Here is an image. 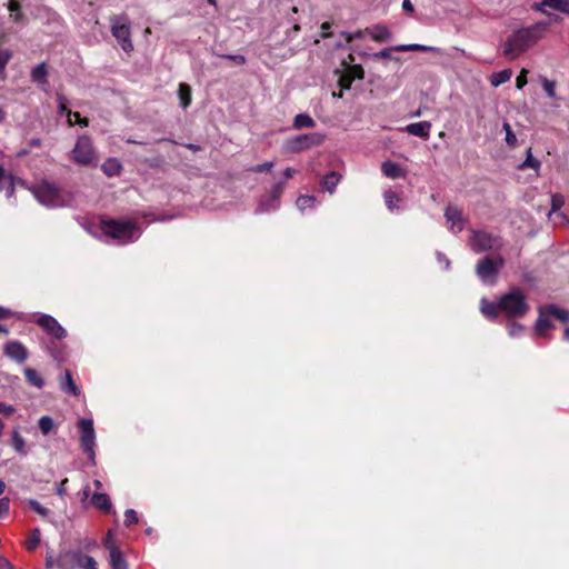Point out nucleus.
<instances>
[{
    "mask_svg": "<svg viewBox=\"0 0 569 569\" xmlns=\"http://www.w3.org/2000/svg\"><path fill=\"white\" fill-rule=\"evenodd\" d=\"M103 545H104V547L109 550V552H111V549H112V548H118V547L114 545V542H113V535H112V532H111V531H109V532L107 533V537H106V539H104V541H103Z\"/></svg>",
    "mask_w": 569,
    "mask_h": 569,
    "instance_id": "60",
    "label": "nucleus"
},
{
    "mask_svg": "<svg viewBox=\"0 0 569 569\" xmlns=\"http://www.w3.org/2000/svg\"><path fill=\"white\" fill-rule=\"evenodd\" d=\"M24 377L27 379V381L37 387V388H42L43 385H44V381L43 379L39 376V373L32 369V368H27L24 369Z\"/></svg>",
    "mask_w": 569,
    "mask_h": 569,
    "instance_id": "34",
    "label": "nucleus"
},
{
    "mask_svg": "<svg viewBox=\"0 0 569 569\" xmlns=\"http://www.w3.org/2000/svg\"><path fill=\"white\" fill-rule=\"evenodd\" d=\"M16 412V408L12 405L0 402V431L4 428L3 418H9Z\"/></svg>",
    "mask_w": 569,
    "mask_h": 569,
    "instance_id": "38",
    "label": "nucleus"
},
{
    "mask_svg": "<svg viewBox=\"0 0 569 569\" xmlns=\"http://www.w3.org/2000/svg\"><path fill=\"white\" fill-rule=\"evenodd\" d=\"M57 101H58L59 112L66 113L68 116V111H70L68 109V99L62 94H58Z\"/></svg>",
    "mask_w": 569,
    "mask_h": 569,
    "instance_id": "53",
    "label": "nucleus"
},
{
    "mask_svg": "<svg viewBox=\"0 0 569 569\" xmlns=\"http://www.w3.org/2000/svg\"><path fill=\"white\" fill-rule=\"evenodd\" d=\"M547 9H548V7H547V4H543V0L532 4V10L533 11L541 12L543 14L549 16L550 13H549V11Z\"/></svg>",
    "mask_w": 569,
    "mask_h": 569,
    "instance_id": "58",
    "label": "nucleus"
},
{
    "mask_svg": "<svg viewBox=\"0 0 569 569\" xmlns=\"http://www.w3.org/2000/svg\"><path fill=\"white\" fill-rule=\"evenodd\" d=\"M54 566H57V567L59 568V566H58V559H57V560H54L53 556H52L51 553H48V555H47V557H46V567H47L48 569H51V568H53Z\"/></svg>",
    "mask_w": 569,
    "mask_h": 569,
    "instance_id": "61",
    "label": "nucleus"
},
{
    "mask_svg": "<svg viewBox=\"0 0 569 569\" xmlns=\"http://www.w3.org/2000/svg\"><path fill=\"white\" fill-rule=\"evenodd\" d=\"M69 158L74 164L80 167H96L99 161L93 141L88 134H81L77 138Z\"/></svg>",
    "mask_w": 569,
    "mask_h": 569,
    "instance_id": "5",
    "label": "nucleus"
},
{
    "mask_svg": "<svg viewBox=\"0 0 569 569\" xmlns=\"http://www.w3.org/2000/svg\"><path fill=\"white\" fill-rule=\"evenodd\" d=\"M393 49L396 51H401V52H405V51H436L437 48L435 47H429V46H423V44H418V43H411V44H399V46H396L393 47Z\"/></svg>",
    "mask_w": 569,
    "mask_h": 569,
    "instance_id": "33",
    "label": "nucleus"
},
{
    "mask_svg": "<svg viewBox=\"0 0 569 569\" xmlns=\"http://www.w3.org/2000/svg\"><path fill=\"white\" fill-rule=\"evenodd\" d=\"M341 176L335 171L328 173L323 177L321 184L322 187L330 193H333L336 190V187L340 182Z\"/></svg>",
    "mask_w": 569,
    "mask_h": 569,
    "instance_id": "27",
    "label": "nucleus"
},
{
    "mask_svg": "<svg viewBox=\"0 0 569 569\" xmlns=\"http://www.w3.org/2000/svg\"><path fill=\"white\" fill-rule=\"evenodd\" d=\"M33 316V321L48 335L58 340L64 339L67 337V330L52 316L47 313H34Z\"/></svg>",
    "mask_w": 569,
    "mask_h": 569,
    "instance_id": "12",
    "label": "nucleus"
},
{
    "mask_svg": "<svg viewBox=\"0 0 569 569\" xmlns=\"http://www.w3.org/2000/svg\"><path fill=\"white\" fill-rule=\"evenodd\" d=\"M48 70L46 63L37 64L31 71V78L34 82L40 84L47 83Z\"/></svg>",
    "mask_w": 569,
    "mask_h": 569,
    "instance_id": "29",
    "label": "nucleus"
},
{
    "mask_svg": "<svg viewBox=\"0 0 569 569\" xmlns=\"http://www.w3.org/2000/svg\"><path fill=\"white\" fill-rule=\"evenodd\" d=\"M505 266V259L502 256H496L491 258L489 256L479 260L476 266V274L486 284H493L497 280L499 270Z\"/></svg>",
    "mask_w": 569,
    "mask_h": 569,
    "instance_id": "8",
    "label": "nucleus"
},
{
    "mask_svg": "<svg viewBox=\"0 0 569 569\" xmlns=\"http://www.w3.org/2000/svg\"><path fill=\"white\" fill-rule=\"evenodd\" d=\"M402 9L409 13L413 12V4L410 0H403L402 1Z\"/></svg>",
    "mask_w": 569,
    "mask_h": 569,
    "instance_id": "63",
    "label": "nucleus"
},
{
    "mask_svg": "<svg viewBox=\"0 0 569 569\" xmlns=\"http://www.w3.org/2000/svg\"><path fill=\"white\" fill-rule=\"evenodd\" d=\"M12 446L18 453L27 455L26 441L17 430L12 432Z\"/></svg>",
    "mask_w": 569,
    "mask_h": 569,
    "instance_id": "35",
    "label": "nucleus"
},
{
    "mask_svg": "<svg viewBox=\"0 0 569 569\" xmlns=\"http://www.w3.org/2000/svg\"><path fill=\"white\" fill-rule=\"evenodd\" d=\"M222 58L231 60L237 64H243L246 62V58L241 54H224Z\"/></svg>",
    "mask_w": 569,
    "mask_h": 569,
    "instance_id": "59",
    "label": "nucleus"
},
{
    "mask_svg": "<svg viewBox=\"0 0 569 569\" xmlns=\"http://www.w3.org/2000/svg\"><path fill=\"white\" fill-rule=\"evenodd\" d=\"M541 82L546 94L553 99L556 97V82L547 78H542Z\"/></svg>",
    "mask_w": 569,
    "mask_h": 569,
    "instance_id": "46",
    "label": "nucleus"
},
{
    "mask_svg": "<svg viewBox=\"0 0 569 569\" xmlns=\"http://www.w3.org/2000/svg\"><path fill=\"white\" fill-rule=\"evenodd\" d=\"M91 503L94 508L104 512H110L112 509L111 500L107 493H93L91 497Z\"/></svg>",
    "mask_w": 569,
    "mask_h": 569,
    "instance_id": "20",
    "label": "nucleus"
},
{
    "mask_svg": "<svg viewBox=\"0 0 569 569\" xmlns=\"http://www.w3.org/2000/svg\"><path fill=\"white\" fill-rule=\"evenodd\" d=\"M110 31L117 39L121 49L130 53L133 51V43L131 40V24L127 14H113L109 19Z\"/></svg>",
    "mask_w": 569,
    "mask_h": 569,
    "instance_id": "6",
    "label": "nucleus"
},
{
    "mask_svg": "<svg viewBox=\"0 0 569 569\" xmlns=\"http://www.w3.org/2000/svg\"><path fill=\"white\" fill-rule=\"evenodd\" d=\"M41 532L38 528L31 530L28 540L26 541V548L28 550H34L40 543Z\"/></svg>",
    "mask_w": 569,
    "mask_h": 569,
    "instance_id": "37",
    "label": "nucleus"
},
{
    "mask_svg": "<svg viewBox=\"0 0 569 569\" xmlns=\"http://www.w3.org/2000/svg\"><path fill=\"white\" fill-rule=\"evenodd\" d=\"M547 310L549 311L550 316L559 319L562 322L569 321V312L557 308L555 305H548Z\"/></svg>",
    "mask_w": 569,
    "mask_h": 569,
    "instance_id": "39",
    "label": "nucleus"
},
{
    "mask_svg": "<svg viewBox=\"0 0 569 569\" xmlns=\"http://www.w3.org/2000/svg\"><path fill=\"white\" fill-rule=\"evenodd\" d=\"M60 388L67 395H71V396L80 395V389L74 383L69 370H66L63 376L60 378Z\"/></svg>",
    "mask_w": 569,
    "mask_h": 569,
    "instance_id": "19",
    "label": "nucleus"
},
{
    "mask_svg": "<svg viewBox=\"0 0 569 569\" xmlns=\"http://www.w3.org/2000/svg\"><path fill=\"white\" fill-rule=\"evenodd\" d=\"M80 431V446L92 465L96 463V432L92 419L81 418L78 421Z\"/></svg>",
    "mask_w": 569,
    "mask_h": 569,
    "instance_id": "10",
    "label": "nucleus"
},
{
    "mask_svg": "<svg viewBox=\"0 0 569 569\" xmlns=\"http://www.w3.org/2000/svg\"><path fill=\"white\" fill-rule=\"evenodd\" d=\"M4 190L8 198L13 194L14 183L13 177L7 173L3 167L0 166V191Z\"/></svg>",
    "mask_w": 569,
    "mask_h": 569,
    "instance_id": "22",
    "label": "nucleus"
},
{
    "mask_svg": "<svg viewBox=\"0 0 569 569\" xmlns=\"http://www.w3.org/2000/svg\"><path fill=\"white\" fill-rule=\"evenodd\" d=\"M512 72L510 69H505L498 72H493L490 76V83L493 87H499L500 84L509 81L511 79Z\"/></svg>",
    "mask_w": 569,
    "mask_h": 569,
    "instance_id": "30",
    "label": "nucleus"
},
{
    "mask_svg": "<svg viewBox=\"0 0 569 569\" xmlns=\"http://www.w3.org/2000/svg\"><path fill=\"white\" fill-rule=\"evenodd\" d=\"M539 167H540V161L532 157L531 150L529 149L528 156H527L526 160L523 161V163L520 166V169H525V168L538 169Z\"/></svg>",
    "mask_w": 569,
    "mask_h": 569,
    "instance_id": "48",
    "label": "nucleus"
},
{
    "mask_svg": "<svg viewBox=\"0 0 569 569\" xmlns=\"http://www.w3.org/2000/svg\"><path fill=\"white\" fill-rule=\"evenodd\" d=\"M58 566L60 569H72L79 567L82 569H98L96 560L90 556H84L79 551H66L58 556Z\"/></svg>",
    "mask_w": 569,
    "mask_h": 569,
    "instance_id": "11",
    "label": "nucleus"
},
{
    "mask_svg": "<svg viewBox=\"0 0 569 569\" xmlns=\"http://www.w3.org/2000/svg\"><path fill=\"white\" fill-rule=\"evenodd\" d=\"M6 355L19 363H22L28 358L26 347L19 341H11L6 346Z\"/></svg>",
    "mask_w": 569,
    "mask_h": 569,
    "instance_id": "16",
    "label": "nucleus"
},
{
    "mask_svg": "<svg viewBox=\"0 0 569 569\" xmlns=\"http://www.w3.org/2000/svg\"><path fill=\"white\" fill-rule=\"evenodd\" d=\"M548 28L546 22L539 21L513 31L502 46V53L510 60L519 58L529 48L533 47L545 36Z\"/></svg>",
    "mask_w": 569,
    "mask_h": 569,
    "instance_id": "1",
    "label": "nucleus"
},
{
    "mask_svg": "<svg viewBox=\"0 0 569 569\" xmlns=\"http://www.w3.org/2000/svg\"><path fill=\"white\" fill-rule=\"evenodd\" d=\"M551 317L552 316H550L549 311L547 310V306L539 308V316L535 326V332L538 336L545 337L548 330L552 328L550 322Z\"/></svg>",
    "mask_w": 569,
    "mask_h": 569,
    "instance_id": "15",
    "label": "nucleus"
},
{
    "mask_svg": "<svg viewBox=\"0 0 569 569\" xmlns=\"http://www.w3.org/2000/svg\"><path fill=\"white\" fill-rule=\"evenodd\" d=\"M366 32L371 37L372 40L377 42H385L391 39L390 30L382 24H376L371 28H366Z\"/></svg>",
    "mask_w": 569,
    "mask_h": 569,
    "instance_id": "18",
    "label": "nucleus"
},
{
    "mask_svg": "<svg viewBox=\"0 0 569 569\" xmlns=\"http://www.w3.org/2000/svg\"><path fill=\"white\" fill-rule=\"evenodd\" d=\"M431 123L428 121L415 122L410 123L406 127V131L409 134L415 137H419L422 139H428L430 134Z\"/></svg>",
    "mask_w": 569,
    "mask_h": 569,
    "instance_id": "17",
    "label": "nucleus"
},
{
    "mask_svg": "<svg viewBox=\"0 0 569 569\" xmlns=\"http://www.w3.org/2000/svg\"><path fill=\"white\" fill-rule=\"evenodd\" d=\"M381 171L386 177L391 178V179H397V178H401L405 176V172L401 169V167L398 163L392 162V161L382 162Z\"/></svg>",
    "mask_w": 569,
    "mask_h": 569,
    "instance_id": "23",
    "label": "nucleus"
},
{
    "mask_svg": "<svg viewBox=\"0 0 569 569\" xmlns=\"http://www.w3.org/2000/svg\"><path fill=\"white\" fill-rule=\"evenodd\" d=\"M39 429L43 435H48L54 427V422L51 417L43 416L39 419Z\"/></svg>",
    "mask_w": 569,
    "mask_h": 569,
    "instance_id": "41",
    "label": "nucleus"
},
{
    "mask_svg": "<svg viewBox=\"0 0 569 569\" xmlns=\"http://www.w3.org/2000/svg\"><path fill=\"white\" fill-rule=\"evenodd\" d=\"M8 9L9 11L11 12V18L14 20V21H19L20 20V4L17 0H9V3H8Z\"/></svg>",
    "mask_w": 569,
    "mask_h": 569,
    "instance_id": "49",
    "label": "nucleus"
},
{
    "mask_svg": "<svg viewBox=\"0 0 569 569\" xmlns=\"http://www.w3.org/2000/svg\"><path fill=\"white\" fill-rule=\"evenodd\" d=\"M480 311L487 319L495 320L498 318V311H500V309L498 307V302L495 303L482 298L480 301Z\"/></svg>",
    "mask_w": 569,
    "mask_h": 569,
    "instance_id": "21",
    "label": "nucleus"
},
{
    "mask_svg": "<svg viewBox=\"0 0 569 569\" xmlns=\"http://www.w3.org/2000/svg\"><path fill=\"white\" fill-rule=\"evenodd\" d=\"M10 511V500L7 497L0 498V519L6 518Z\"/></svg>",
    "mask_w": 569,
    "mask_h": 569,
    "instance_id": "52",
    "label": "nucleus"
},
{
    "mask_svg": "<svg viewBox=\"0 0 569 569\" xmlns=\"http://www.w3.org/2000/svg\"><path fill=\"white\" fill-rule=\"evenodd\" d=\"M180 104L183 109L188 108L191 103V88L187 83H180L178 90Z\"/></svg>",
    "mask_w": 569,
    "mask_h": 569,
    "instance_id": "32",
    "label": "nucleus"
},
{
    "mask_svg": "<svg viewBox=\"0 0 569 569\" xmlns=\"http://www.w3.org/2000/svg\"><path fill=\"white\" fill-rule=\"evenodd\" d=\"M0 569H13V567L6 558L0 557Z\"/></svg>",
    "mask_w": 569,
    "mask_h": 569,
    "instance_id": "64",
    "label": "nucleus"
},
{
    "mask_svg": "<svg viewBox=\"0 0 569 569\" xmlns=\"http://www.w3.org/2000/svg\"><path fill=\"white\" fill-rule=\"evenodd\" d=\"M527 73H528V70L522 69L520 71V73L518 74V77L516 78V87L518 89H522L527 84V82H528Z\"/></svg>",
    "mask_w": 569,
    "mask_h": 569,
    "instance_id": "55",
    "label": "nucleus"
},
{
    "mask_svg": "<svg viewBox=\"0 0 569 569\" xmlns=\"http://www.w3.org/2000/svg\"><path fill=\"white\" fill-rule=\"evenodd\" d=\"M109 562L112 569H128V563L119 548H112L109 552Z\"/></svg>",
    "mask_w": 569,
    "mask_h": 569,
    "instance_id": "24",
    "label": "nucleus"
},
{
    "mask_svg": "<svg viewBox=\"0 0 569 569\" xmlns=\"http://www.w3.org/2000/svg\"><path fill=\"white\" fill-rule=\"evenodd\" d=\"M392 50H395V49L392 48ZM372 57L375 59H389V58H391V48L382 49L379 52L373 53Z\"/></svg>",
    "mask_w": 569,
    "mask_h": 569,
    "instance_id": "57",
    "label": "nucleus"
},
{
    "mask_svg": "<svg viewBox=\"0 0 569 569\" xmlns=\"http://www.w3.org/2000/svg\"><path fill=\"white\" fill-rule=\"evenodd\" d=\"M469 246L472 251L480 253L489 250H500L502 248V240L499 236L487 231L472 230Z\"/></svg>",
    "mask_w": 569,
    "mask_h": 569,
    "instance_id": "9",
    "label": "nucleus"
},
{
    "mask_svg": "<svg viewBox=\"0 0 569 569\" xmlns=\"http://www.w3.org/2000/svg\"><path fill=\"white\" fill-rule=\"evenodd\" d=\"M273 166H274V163L272 161H267V162H263L261 164H257V166L251 167L250 171L257 172V173L269 172V171H271Z\"/></svg>",
    "mask_w": 569,
    "mask_h": 569,
    "instance_id": "51",
    "label": "nucleus"
},
{
    "mask_svg": "<svg viewBox=\"0 0 569 569\" xmlns=\"http://www.w3.org/2000/svg\"><path fill=\"white\" fill-rule=\"evenodd\" d=\"M555 224H562V223H568L569 220L567 218V216L561 212V211H557V213H553V216L551 218H549Z\"/></svg>",
    "mask_w": 569,
    "mask_h": 569,
    "instance_id": "56",
    "label": "nucleus"
},
{
    "mask_svg": "<svg viewBox=\"0 0 569 569\" xmlns=\"http://www.w3.org/2000/svg\"><path fill=\"white\" fill-rule=\"evenodd\" d=\"M284 190V182H278L272 187L271 193H270V201L271 204L269 208L264 207V202H260L257 207V212L264 213L274 211L280 206V196Z\"/></svg>",
    "mask_w": 569,
    "mask_h": 569,
    "instance_id": "14",
    "label": "nucleus"
},
{
    "mask_svg": "<svg viewBox=\"0 0 569 569\" xmlns=\"http://www.w3.org/2000/svg\"><path fill=\"white\" fill-rule=\"evenodd\" d=\"M138 522V515L133 509H127L124 512V526L130 527Z\"/></svg>",
    "mask_w": 569,
    "mask_h": 569,
    "instance_id": "50",
    "label": "nucleus"
},
{
    "mask_svg": "<svg viewBox=\"0 0 569 569\" xmlns=\"http://www.w3.org/2000/svg\"><path fill=\"white\" fill-rule=\"evenodd\" d=\"M507 330L511 338H516L525 331V327L518 322L510 321L507 325Z\"/></svg>",
    "mask_w": 569,
    "mask_h": 569,
    "instance_id": "45",
    "label": "nucleus"
},
{
    "mask_svg": "<svg viewBox=\"0 0 569 569\" xmlns=\"http://www.w3.org/2000/svg\"><path fill=\"white\" fill-rule=\"evenodd\" d=\"M325 139L326 136L319 132L299 134L288 138L282 148L286 153H297L320 146Z\"/></svg>",
    "mask_w": 569,
    "mask_h": 569,
    "instance_id": "7",
    "label": "nucleus"
},
{
    "mask_svg": "<svg viewBox=\"0 0 569 569\" xmlns=\"http://www.w3.org/2000/svg\"><path fill=\"white\" fill-rule=\"evenodd\" d=\"M365 33L367 34L366 29L363 31L359 30L356 32H346V31L341 32V34L345 37L347 42H351L353 39L362 38Z\"/></svg>",
    "mask_w": 569,
    "mask_h": 569,
    "instance_id": "54",
    "label": "nucleus"
},
{
    "mask_svg": "<svg viewBox=\"0 0 569 569\" xmlns=\"http://www.w3.org/2000/svg\"><path fill=\"white\" fill-rule=\"evenodd\" d=\"M69 126H73L74 123L81 126V127H88L89 120L87 118H81L79 112H72L68 111V119H67Z\"/></svg>",
    "mask_w": 569,
    "mask_h": 569,
    "instance_id": "40",
    "label": "nucleus"
},
{
    "mask_svg": "<svg viewBox=\"0 0 569 569\" xmlns=\"http://www.w3.org/2000/svg\"><path fill=\"white\" fill-rule=\"evenodd\" d=\"M28 505L34 512H37L41 517H48L50 515V510L41 506L39 501H37L36 499H29Z\"/></svg>",
    "mask_w": 569,
    "mask_h": 569,
    "instance_id": "43",
    "label": "nucleus"
},
{
    "mask_svg": "<svg viewBox=\"0 0 569 569\" xmlns=\"http://www.w3.org/2000/svg\"><path fill=\"white\" fill-rule=\"evenodd\" d=\"M315 126V120L307 113H299L293 119V128L297 130H301L303 128H313Z\"/></svg>",
    "mask_w": 569,
    "mask_h": 569,
    "instance_id": "28",
    "label": "nucleus"
},
{
    "mask_svg": "<svg viewBox=\"0 0 569 569\" xmlns=\"http://www.w3.org/2000/svg\"><path fill=\"white\" fill-rule=\"evenodd\" d=\"M383 199L388 210L391 212L399 210V203H401L402 199L391 189H388L383 192Z\"/></svg>",
    "mask_w": 569,
    "mask_h": 569,
    "instance_id": "26",
    "label": "nucleus"
},
{
    "mask_svg": "<svg viewBox=\"0 0 569 569\" xmlns=\"http://www.w3.org/2000/svg\"><path fill=\"white\" fill-rule=\"evenodd\" d=\"M297 208L300 211H305L307 209L313 208L316 204V198L313 196H300L297 199Z\"/></svg>",
    "mask_w": 569,
    "mask_h": 569,
    "instance_id": "36",
    "label": "nucleus"
},
{
    "mask_svg": "<svg viewBox=\"0 0 569 569\" xmlns=\"http://www.w3.org/2000/svg\"><path fill=\"white\" fill-rule=\"evenodd\" d=\"M12 58V52L8 49H0V74L4 72V69Z\"/></svg>",
    "mask_w": 569,
    "mask_h": 569,
    "instance_id": "47",
    "label": "nucleus"
},
{
    "mask_svg": "<svg viewBox=\"0 0 569 569\" xmlns=\"http://www.w3.org/2000/svg\"><path fill=\"white\" fill-rule=\"evenodd\" d=\"M445 218L452 232L458 233L463 230L466 221L459 208L448 206L445 210Z\"/></svg>",
    "mask_w": 569,
    "mask_h": 569,
    "instance_id": "13",
    "label": "nucleus"
},
{
    "mask_svg": "<svg viewBox=\"0 0 569 569\" xmlns=\"http://www.w3.org/2000/svg\"><path fill=\"white\" fill-rule=\"evenodd\" d=\"M34 198L43 206L57 208L67 206L71 198L69 193L60 189L56 183L42 181L32 188Z\"/></svg>",
    "mask_w": 569,
    "mask_h": 569,
    "instance_id": "4",
    "label": "nucleus"
},
{
    "mask_svg": "<svg viewBox=\"0 0 569 569\" xmlns=\"http://www.w3.org/2000/svg\"><path fill=\"white\" fill-rule=\"evenodd\" d=\"M543 4H547L548 9L569 16V0H543Z\"/></svg>",
    "mask_w": 569,
    "mask_h": 569,
    "instance_id": "31",
    "label": "nucleus"
},
{
    "mask_svg": "<svg viewBox=\"0 0 569 569\" xmlns=\"http://www.w3.org/2000/svg\"><path fill=\"white\" fill-rule=\"evenodd\" d=\"M101 230L121 244L133 242L141 234L137 223L132 220H103Z\"/></svg>",
    "mask_w": 569,
    "mask_h": 569,
    "instance_id": "2",
    "label": "nucleus"
},
{
    "mask_svg": "<svg viewBox=\"0 0 569 569\" xmlns=\"http://www.w3.org/2000/svg\"><path fill=\"white\" fill-rule=\"evenodd\" d=\"M498 307L508 318H522L530 307L527 297L520 288H511L498 300Z\"/></svg>",
    "mask_w": 569,
    "mask_h": 569,
    "instance_id": "3",
    "label": "nucleus"
},
{
    "mask_svg": "<svg viewBox=\"0 0 569 569\" xmlns=\"http://www.w3.org/2000/svg\"><path fill=\"white\" fill-rule=\"evenodd\" d=\"M502 129L505 130L506 132V143L509 146V147H515L516 143H517V137L516 134L513 133L510 124L508 122H503L502 124Z\"/></svg>",
    "mask_w": 569,
    "mask_h": 569,
    "instance_id": "44",
    "label": "nucleus"
},
{
    "mask_svg": "<svg viewBox=\"0 0 569 569\" xmlns=\"http://www.w3.org/2000/svg\"><path fill=\"white\" fill-rule=\"evenodd\" d=\"M565 203V199L561 194H553L551 198V210L549 212V218L553 216V213H557V211H560L561 207Z\"/></svg>",
    "mask_w": 569,
    "mask_h": 569,
    "instance_id": "42",
    "label": "nucleus"
},
{
    "mask_svg": "<svg viewBox=\"0 0 569 569\" xmlns=\"http://www.w3.org/2000/svg\"><path fill=\"white\" fill-rule=\"evenodd\" d=\"M102 171L108 176V177H114V176H118L121 170H122V164L120 163V161L116 158H109L107 159L103 164H102Z\"/></svg>",
    "mask_w": 569,
    "mask_h": 569,
    "instance_id": "25",
    "label": "nucleus"
},
{
    "mask_svg": "<svg viewBox=\"0 0 569 569\" xmlns=\"http://www.w3.org/2000/svg\"><path fill=\"white\" fill-rule=\"evenodd\" d=\"M437 259L440 263H445V269L447 270L450 266L449 259L441 252H437Z\"/></svg>",
    "mask_w": 569,
    "mask_h": 569,
    "instance_id": "62",
    "label": "nucleus"
}]
</instances>
